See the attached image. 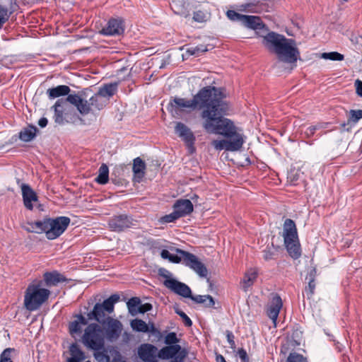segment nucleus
Instances as JSON below:
<instances>
[{
    "mask_svg": "<svg viewBox=\"0 0 362 362\" xmlns=\"http://www.w3.org/2000/svg\"><path fill=\"white\" fill-rule=\"evenodd\" d=\"M237 10L240 12L260 13L264 10V6L257 0H249L237 6Z\"/></svg>",
    "mask_w": 362,
    "mask_h": 362,
    "instance_id": "obj_22",
    "label": "nucleus"
},
{
    "mask_svg": "<svg viewBox=\"0 0 362 362\" xmlns=\"http://www.w3.org/2000/svg\"><path fill=\"white\" fill-rule=\"evenodd\" d=\"M238 354L240 358L243 362H247L248 361V357H247V352H246L245 350H244L243 349H239L238 351Z\"/></svg>",
    "mask_w": 362,
    "mask_h": 362,
    "instance_id": "obj_57",
    "label": "nucleus"
},
{
    "mask_svg": "<svg viewBox=\"0 0 362 362\" xmlns=\"http://www.w3.org/2000/svg\"><path fill=\"white\" fill-rule=\"evenodd\" d=\"M263 45L274 53L279 62L293 64L300 57V52L293 40L274 32H269L262 40Z\"/></svg>",
    "mask_w": 362,
    "mask_h": 362,
    "instance_id": "obj_3",
    "label": "nucleus"
},
{
    "mask_svg": "<svg viewBox=\"0 0 362 362\" xmlns=\"http://www.w3.org/2000/svg\"><path fill=\"white\" fill-rule=\"evenodd\" d=\"M49 295L48 289L42 288V281L33 282L25 292L24 306L28 310H36L48 299Z\"/></svg>",
    "mask_w": 362,
    "mask_h": 362,
    "instance_id": "obj_5",
    "label": "nucleus"
},
{
    "mask_svg": "<svg viewBox=\"0 0 362 362\" xmlns=\"http://www.w3.org/2000/svg\"><path fill=\"white\" fill-rule=\"evenodd\" d=\"M321 57L324 59L332 61H342L344 59L343 54L337 52H324L322 54Z\"/></svg>",
    "mask_w": 362,
    "mask_h": 362,
    "instance_id": "obj_39",
    "label": "nucleus"
},
{
    "mask_svg": "<svg viewBox=\"0 0 362 362\" xmlns=\"http://www.w3.org/2000/svg\"><path fill=\"white\" fill-rule=\"evenodd\" d=\"M282 305L281 297L278 295H274L272 298L271 304L267 311L268 316L273 321L274 326L276 325V320Z\"/></svg>",
    "mask_w": 362,
    "mask_h": 362,
    "instance_id": "obj_21",
    "label": "nucleus"
},
{
    "mask_svg": "<svg viewBox=\"0 0 362 362\" xmlns=\"http://www.w3.org/2000/svg\"><path fill=\"white\" fill-rule=\"evenodd\" d=\"M68 100L70 104L74 105L78 111L82 115H86L92 112V105L88 100L83 99L80 95L77 94H71L68 95Z\"/></svg>",
    "mask_w": 362,
    "mask_h": 362,
    "instance_id": "obj_17",
    "label": "nucleus"
},
{
    "mask_svg": "<svg viewBox=\"0 0 362 362\" xmlns=\"http://www.w3.org/2000/svg\"><path fill=\"white\" fill-rule=\"evenodd\" d=\"M282 236L289 255L293 259L300 257L301 255L300 245L296 226L293 220L287 218L284 221Z\"/></svg>",
    "mask_w": 362,
    "mask_h": 362,
    "instance_id": "obj_6",
    "label": "nucleus"
},
{
    "mask_svg": "<svg viewBox=\"0 0 362 362\" xmlns=\"http://www.w3.org/2000/svg\"><path fill=\"white\" fill-rule=\"evenodd\" d=\"M175 132L185 141L189 151L192 153L195 137L190 129L182 122H177L175 127Z\"/></svg>",
    "mask_w": 362,
    "mask_h": 362,
    "instance_id": "obj_14",
    "label": "nucleus"
},
{
    "mask_svg": "<svg viewBox=\"0 0 362 362\" xmlns=\"http://www.w3.org/2000/svg\"><path fill=\"white\" fill-rule=\"evenodd\" d=\"M152 309V305L150 303H144L139 305L137 312L138 313H144Z\"/></svg>",
    "mask_w": 362,
    "mask_h": 362,
    "instance_id": "obj_54",
    "label": "nucleus"
},
{
    "mask_svg": "<svg viewBox=\"0 0 362 362\" xmlns=\"http://www.w3.org/2000/svg\"><path fill=\"white\" fill-rule=\"evenodd\" d=\"M208 50L206 45H199L196 47H192L187 49V53L190 55H199L201 53H204Z\"/></svg>",
    "mask_w": 362,
    "mask_h": 362,
    "instance_id": "obj_44",
    "label": "nucleus"
},
{
    "mask_svg": "<svg viewBox=\"0 0 362 362\" xmlns=\"http://www.w3.org/2000/svg\"><path fill=\"white\" fill-rule=\"evenodd\" d=\"M165 344L168 345H175L179 342V339L175 332L168 333L165 337Z\"/></svg>",
    "mask_w": 362,
    "mask_h": 362,
    "instance_id": "obj_46",
    "label": "nucleus"
},
{
    "mask_svg": "<svg viewBox=\"0 0 362 362\" xmlns=\"http://www.w3.org/2000/svg\"><path fill=\"white\" fill-rule=\"evenodd\" d=\"M193 301L199 304H204L207 308H212L215 305L213 297L210 295H197L189 297Z\"/></svg>",
    "mask_w": 362,
    "mask_h": 362,
    "instance_id": "obj_32",
    "label": "nucleus"
},
{
    "mask_svg": "<svg viewBox=\"0 0 362 362\" xmlns=\"http://www.w3.org/2000/svg\"><path fill=\"white\" fill-rule=\"evenodd\" d=\"M355 87H356V94L358 96L362 97V81L357 79L355 81Z\"/></svg>",
    "mask_w": 362,
    "mask_h": 362,
    "instance_id": "obj_56",
    "label": "nucleus"
},
{
    "mask_svg": "<svg viewBox=\"0 0 362 362\" xmlns=\"http://www.w3.org/2000/svg\"><path fill=\"white\" fill-rule=\"evenodd\" d=\"M321 127H321V125H320V124L310 126V127H308L306 129V130H305V134L308 137H310V136H313V135L315 134V131H316L317 129H320V128H321Z\"/></svg>",
    "mask_w": 362,
    "mask_h": 362,
    "instance_id": "obj_52",
    "label": "nucleus"
},
{
    "mask_svg": "<svg viewBox=\"0 0 362 362\" xmlns=\"http://www.w3.org/2000/svg\"><path fill=\"white\" fill-rule=\"evenodd\" d=\"M216 362H226L224 357L221 354L216 355Z\"/></svg>",
    "mask_w": 362,
    "mask_h": 362,
    "instance_id": "obj_63",
    "label": "nucleus"
},
{
    "mask_svg": "<svg viewBox=\"0 0 362 362\" xmlns=\"http://www.w3.org/2000/svg\"><path fill=\"white\" fill-rule=\"evenodd\" d=\"M47 119L45 118V117H42L41 119H40L39 122H38V124L40 127H45L47 124Z\"/></svg>",
    "mask_w": 362,
    "mask_h": 362,
    "instance_id": "obj_62",
    "label": "nucleus"
},
{
    "mask_svg": "<svg viewBox=\"0 0 362 362\" xmlns=\"http://www.w3.org/2000/svg\"><path fill=\"white\" fill-rule=\"evenodd\" d=\"M109 180V169L106 164H102L98 170V175L95 181L100 185H105Z\"/></svg>",
    "mask_w": 362,
    "mask_h": 362,
    "instance_id": "obj_34",
    "label": "nucleus"
},
{
    "mask_svg": "<svg viewBox=\"0 0 362 362\" xmlns=\"http://www.w3.org/2000/svg\"><path fill=\"white\" fill-rule=\"evenodd\" d=\"M44 281L47 286H53L59 283L66 281V278L57 271L46 272L43 275Z\"/></svg>",
    "mask_w": 362,
    "mask_h": 362,
    "instance_id": "obj_26",
    "label": "nucleus"
},
{
    "mask_svg": "<svg viewBox=\"0 0 362 362\" xmlns=\"http://www.w3.org/2000/svg\"><path fill=\"white\" fill-rule=\"evenodd\" d=\"M69 351L71 356V358L79 361L80 362L86 358L85 353L81 350L78 345L76 344L71 345Z\"/></svg>",
    "mask_w": 362,
    "mask_h": 362,
    "instance_id": "obj_36",
    "label": "nucleus"
},
{
    "mask_svg": "<svg viewBox=\"0 0 362 362\" xmlns=\"http://www.w3.org/2000/svg\"><path fill=\"white\" fill-rule=\"evenodd\" d=\"M276 255V250L272 245V247H267L263 251V258L266 261H269L275 258Z\"/></svg>",
    "mask_w": 362,
    "mask_h": 362,
    "instance_id": "obj_43",
    "label": "nucleus"
},
{
    "mask_svg": "<svg viewBox=\"0 0 362 362\" xmlns=\"http://www.w3.org/2000/svg\"><path fill=\"white\" fill-rule=\"evenodd\" d=\"M14 349H6L1 354L0 362H13L11 360V354L14 352Z\"/></svg>",
    "mask_w": 362,
    "mask_h": 362,
    "instance_id": "obj_45",
    "label": "nucleus"
},
{
    "mask_svg": "<svg viewBox=\"0 0 362 362\" xmlns=\"http://www.w3.org/2000/svg\"><path fill=\"white\" fill-rule=\"evenodd\" d=\"M145 168V163L140 158L138 157L134 160L133 172L136 182H140L144 177Z\"/></svg>",
    "mask_w": 362,
    "mask_h": 362,
    "instance_id": "obj_30",
    "label": "nucleus"
},
{
    "mask_svg": "<svg viewBox=\"0 0 362 362\" xmlns=\"http://www.w3.org/2000/svg\"><path fill=\"white\" fill-rule=\"evenodd\" d=\"M193 204L189 199H178L174 205L175 209L180 217L185 216L193 211Z\"/></svg>",
    "mask_w": 362,
    "mask_h": 362,
    "instance_id": "obj_23",
    "label": "nucleus"
},
{
    "mask_svg": "<svg viewBox=\"0 0 362 362\" xmlns=\"http://www.w3.org/2000/svg\"><path fill=\"white\" fill-rule=\"evenodd\" d=\"M94 356L96 358L97 361L100 362H107L108 361L109 358L108 357L101 352H96L94 354Z\"/></svg>",
    "mask_w": 362,
    "mask_h": 362,
    "instance_id": "obj_55",
    "label": "nucleus"
},
{
    "mask_svg": "<svg viewBox=\"0 0 362 362\" xmlns=\"http://www.w3.org/2000/svg\"><path fill=\"white\" fill-rule=\"evenodd\" d=\"M124 31L123 21L120 19L112 18L107 25L100 31L103 35H119Z\"/></svg>",
    "mask_w": 362,
    "mask_h": 362,
    "instance_id": "obj_18",
    "label": "nucleus"
},
{
    "mask_svg": "<svg viewBox=\"0 0 362 362\" xmlns=\"http://www.w3.org/2000/svg\"><path fill=\"white\" fill-rule=\"evenodd\" d=\"M257 277V271L251 268L248 269L244 275L241 281L243 289L247 291V289L253 285Z\"/></svg>",
    "mask_w": 362,
    "mask_h": 362,
    "instance_id": "obj_29",
    "label": "nucleus"
},
{
    "mask_svg": "<svg viewBox=\"0 0 362 362\" xmlns=\"http://www.w3.org/2000/svg\"><path fill=\"white\" fill-rule=\"evenodd\" d=\"M103 326V329L105 332V337L110 341H115L117 339L122 330V324L120 321L113 317L108 318L107 320H105L104 324H101Z\"/></svg>",
    "mask_w": 362,
    "mask_h": 362,
    "instance_id": "obj_11",
    "label": "nucleus"
},
{
    "mask_svg": "<svg viewBox=\"0 0 362 362\" xmlns=\"http://www.w3.org/2000/svg\"><path fill=\"white\" fill-rule=\"evenodd\" d=\"M157 348L151 344H143L138 349V355L144 362H154Z\"/></svg>",
    "mask_w": 362,
    "mask_h": 362,
    "instance_id": "obj_20",
    "label": "nucleus"
},
{
    "mask_svg": "<svg viewBox=\"0 0 362 362\" xmlns=\"http://www.w3.org/2000/svg\"><path fill=\"white\" fill-rule=\"evenodd\" d=\"M208 19V15L206 13L198 11L194 13L193 20L198 23H203L206 21Z\"/></svg>",
    "mask_w": 362,
    "mask_h": 362,
    "instance_id": "obj_47",
    "label": "nucleus"
},
{
    "mask_svg": "<svg viewBox=\"0 0 362 362\" xmlns=\"http://www.w3.org/2000/svg\"><path fill=\"white\" fill-rule=\"evenodd\" d=\"M175 313L183 320L184 324L187 327H190L192 325V322L190 318L182 310L177 309Z\"/></svg>",
    "mask_w": 362,
    "mask_h": 362,
    "instance_id": "obj_51",
    "label": "nucleus"
},
{
    "mask_svg": "<svg viewBox=\"0 0 362 362\" xmlns=\"http://www.w3.org/2000/svg\"><path fill=\"white\" fill-rule=\"evenodd\" d=\"M287 362H307V359L299 354L291 353Z\"/></svg>",
    "mask_w": 362,
    "mask_h": 362,
    "instance_id": "obj_49",
    "label": "nucleus"
},
{
    "mask_svg": "<svg viewBox=\"0 0 362 362\" xmlns=\"http://www.w3.org/2000/svg\"><path fill=\"white\" fill-rule=\"evenodd\" d=\"M67 362H80L79 361H77L74 358H69L68 360H67Z\"/></svg>",
    "mask_w": 362,
    "mask_h": 362,
    "instance_id": "obj_64",
    "label": "nucleus"
},
{
    "mask_svg": "<svg viewBox=\"0 0 362 362\" xmlns=\"http://www.w3.org/2000/svg\"><path fill=\"white\" fill-rule=\"evenodd\" d=\"M164 285L175 293L180 295L184 298L191 297L192 291L190 288L185 284L182 283L173 278L165 279Z\"/></svg>",
    "mask_w": 362,
    "mask_h": 362,
    "instance_id": "obj_13",
    "label": "nucleus"
},
{
    "mask_svg": "<svg viewBox=\"0 0 362 362\" xmlns=\"http://www.w3.org/2000/svg\"><path fill=\"white\" fill-rule=\"evenodd\" d=\"M225 98L223 90L219 88L217 95L214 96L207 109L201 112L204 120L202 126L208 133L220 134L226 139H234L241 134L237 132L230 119L223 117L230 110L228 103L224 100Z\"/></svg>",
    "mask_w": 362,
    "mask_h": 362,
    "instance_id": "obj_1",
    "label": "nucleus"
},
{
    "mask_svg": "<svg viewBox=\"0 0 362 362\" xmlns=\"http://www.w3.org/2000/svg\"><path fill=\"white\" fill-rule=\"evenodd\" d=\"M177 252L180 255H175L170 253L167 250H163L160 255L163 259H168L171 262L179 263L183 261V263L194 271L199 276L206 277L208 271L205 265L194 255L180 249L177 250Z\"/></svg>",
    "mask_w": 362,
    "mask_h": 362,
    "instance_id": "obj_4",
    "label": "nucleus"
},
{
    "mask_svg": "<svg viewBox=\"0 0 362 362\" xmlns=\"http://www.w3.org/2000/svg\"><path fill=\"white\" fill-rule=\"evenodd\" d=\"M172 9L174 11V12L175 13L183 16L185 18H187L189 16V14L187 12H185V11H183L182 8H178L176 2H174L173 4L172 5Z\"/></svg>",
    "mask_w": 362,
    "mask_h": 362,
    "instance_id": "obj_53",
    "label": "nucleus"
},
{
    "mask_svg": "<svg viewBox=\"0 0 362 362\" xmlns=\"http://www.w3.org/2000/svg\"><path fill=\"white\" fill-rule=\"evenodd\" d=\"M28 226L25 228L26 231H28L29 233H39V230H36V228L34 226V222L28 223Z\"/></svg>",
    "mask_w": 362,
    "mask_h": 362,
    "instance_id": "obj_60",
    "label": "nucleus"
},
{
    "mask_svg": "<svg viewBox=\"0 0 362 362\" xmlns=\"http://www.w3.org/2000/svg\"><path fill=\"white\" fill-rule=\"evenodd\" d=\"M140 300L138 298H132L127 302V307L129 312L132 315H135L138 313L137 310L140 305Z\"/></svg>",
    "mask_w": 362,
    "mask_h": 362,
    "instance_id": "obj_38",
    "label": "nucleus"
},
{
    "mask_svg": "<svg viewBox=\"0 0 362 362\" xmlns=\"http://www.w3.org/2000/svg\"><path fill=\"white\" fill-rule=\"evenodd\" d=\"M88 323L87 320L82 315L76 316V319L70 322L69 332L73 337L80 335L82 332V327L86 325Z\"/></svg>",
    "mask_w": 362,
    "mask_h": 362,
    "instance_id": "obj_25",
    "label": "nucleus"
},
{
    "mask_svg": "<svg viewBox=\"0 0 362 362\" xmlns=\"http://www.w3.org/2000/svg\"><path fill=\"white\" fill-rule=\"evenodd\" d=\"M119 300L118 294H112L103 303H97L93 310L87 315L90 320H95L98 324L101 325L105 322L111 317L110 315L114 312L115 304Z\"/></svg>",
    "mask_w": 362,
    "mask_h": 362,
    "instance_id": "obj_7",
    "label": "nucleus"
},
{
    "mask_svg": "<svg viewBox=\"0 0 362 362\" xmlns=\"http://www.w3.org/2000/svg\"><path fill=\"white\" fill-rule=\"evenodd\" d=\"M242 24L245 27L255 30H261L264 27L261 18L257 16L245 15Z\"/></svg>",
    "mask_w": 362,
    "mask_h": 362,
    "instance_id": "obj_24",
    "label": "nucleus"
},
{
    "mask_svg": "<svg viewBox=\"0 0 362 362\" xmlns=\"http://www.w3.org/2000/svg\"><path fill=\"white\" fill-rule=\"evenodd\" d=\"M90 102L92 107L98 110H102L108 103L107 100L103 98L98 93L90 98Z\"/></svg>",
    "mask_w": 362,
    "mask_h": 362,
    "instance_id": "obj_35",
    "label": "nucleus"
},
{
    "mask_svg": "<svg viewBox=\"0 0 362 362\" xmlns=\"http://www.w3.org/2000/svg\"><path fill=\"white\" fill-rule=\"evenodd\" d=\"M185 357V354H182V353H178L175 356L170 358L171 362H183Z\"/></svg>",
    "mask_w": 362,
    "mask_h": 362,
    "instance_id": "obj_59",
    "label": "nucleus"
},
{
    "mask_svg": "<svg viewBox=\"0 0 362 362\" xmlns=\"http://www.w3.org/2000/svg\"><path fill=\"white\" fill-rule=\"evenodd\" d=\"M68 97L66 99H59L53 106L54 109V120L58 124H63L64 116L67 115L71 107L69 105Z\"/></svg>",
    "mask_w": 362,
    "mask_h": 362,
    "instance_id": "obj_15",
    "label": "nucleus"
},
{
    "mask_svg": "<svg viewBox=\"0 0 362 362\" xmlns=\"http://www.w3.org/2000/svg\"><path fill=\"white\" fill-rule=\"evenodd\" d=\"M180 350L181 346L178 344L168 345L159 351L158 356L162 359H169L180 353Z\"/></svg>",
    "mask_w": 362,
    "mask_h": 362,
    "instance_id": "obj_27",
    "label": "nucleus"
},
{
    "mask_svg": "<svg viewBox=\"0 0 362 362\" xmlns=\"http://www.w3.org/2000/svg\"><path fill=\"white\" fill-rule=\"evenodd\" d=\"M70 88L66 85H60L57 87L49 88L47 90V94L49 99H54L56 98L70 95Z\"/></svg>",
    "mask_w": 362,
    "mask_h": 362,
    "instance_id": "obj_28",
    "label": "nucleus"
},
{
    "mask_svg": "<svg viewBox=\"0 0 362 362\" xmlns=\"http://www.w3.org/2000/svg\"><path fill=\"white\" fill-rule=\"evenodd\" d=\"M117 83H109L104 85L98 92L103 98L109 100L110 98L115 95L117 91Z\"/></svg>",
    "mask_w": 362,
    "mask_h": 362,
    "instance_id": "obj_31",
    "label": "nucleus"
},
{
    "mask_svg": "<svg viewBox=\"0 0 362 362\" xmlns=\"http://www.w3.org/2000/svg\"><path fill=\"white\" fill-rule=\"evenodd\" d=\"M316 274L315 269H313L309 273V282L308 286L306 288V292H309L310 295L312 296L314 293V291L315 288V276Z\"/></svg>",
    "mask_w": 362,
    "mask_h": 362,
    "instance_id": "obj_40",
    "label": "nucleus"
},
{
    "mask_svg": "<svg viewBox=\"0 0 362 362\" xmlns=\"http://www.w3.org/2000/svg\"><path fill=\"white\" fill-rule=\"evenodd\" d=\"M218 88L206 86L202 88L192 99L174 97L170 100L168 111L175 117H178L184 112H189L195 109L204 111L209 106L214 96L218 93Z\"/></svg>",
    "mask_w": 362,
    "mask_h": 362,
    "instance_id": "obj_2",
    "label": "nucleus"
},
{
    "mask_svg": "<svg viewBox=\"0 0 362 362\" xmlns=\"http://www.w3.org/2000/svg\"><path fill=\"white\" fill-rule=\"evenodd\" d=\"M37 128L34 126H29L22 129L19 133V139L25 142L32 141L36 136Z\"/></svg>",
    "mask_w": 362,
    "mask_h": 362,
    "instance_id": "obj_33",
    "label": "nucleus"
},
{
    "mask_svg": "<svg viewBox=\"0 0 362 362\" xmlns=\"http://www.w3.org/2000/svg\"><path fill=\"white\" fill-rule=\"evenodd\" d=\"M71 220L66 216H59L56 218H48L47 238L54 240L59 237L67 228Z\"/></svg>",
    "mask_w": 362,
    "mask_h": 362,
    "instance_id": "obj_9",
    "label": "nucleus"
},
{
    "mask_svg": "<svg viewBox=\"0 0 362 362\" xmlns=\"http://www.w3.org/2000/svg\"><path fill=\"white\" fill-rule=\"evenodd\" d=\"M17 7L15 0H0V30Z\"/></svg>",
    "mask_w": 362,
    "mask_h": 362,
    "instance_id": "obj_16",
    "label": "nucleus"
},
{
    "mask_svg": "<svg viewBox=\"0 0 362 362\" xmlns=\"http://www.w3.org/2000/svg\"><path fill=\"white\" fill-rule=\"evenodd\" d=\"M131 327L137 332H148L149 331L147 324L144 320L139 319L132 320Z\"/></svg>",
    "mask_w": 362,
    "mask_h": 362,
    "instance_id": "obj_37",
    "label": "nucleus"
},
{
    "mask_svg": "<svg viewBox=\"0 0 362 362\" xmlns=\"http://www.w3.org/2000/svg\"><path fill=\"white\" fill-rule=\"evenodd\" d=\"M34 226L36 230H39V233H45L47 235V226H48V218H45L42 221H37L34 222Z\"/></svg>",
    "mask_w": 362,
    "mask_h": 362,
    "instance_id": "obj_42",
    "label": "nucleus"
},
{
    "mask_svg": "<svg viewBox=\"0 0 362 362\" xmlns=\"http://www.w3.org/2000/svg\"><path fill=\"white\" fill-rule=\"evenodd\" d=\"M361 118H362V110H352L350 111V119L351 122L356 123Z\"/></svg>",
    "mask_w": 362,
    "mask_h": 362,
    "instance_id": "obj_50",
    "label": "nucleus"
},
{
    "mask_svg": "<svg viewBox=\"0 0 362 362\" xmlns=\"http://www.w3.org/2000/svg\"><path fill=\"white\" fill-rule=\"evenodd\" d=\"M134 225L133 219L125 214L115 216L108 222L110 228L117 232L129 228Z\"/></svg>",
    "mask_w": 362,
    "mask_h": 362,
    "instance_id": "obj_12",
    "label": "nucleus"
},
{
    "mask_svg": "<svg viewBox=\"0 0 362 362\" xmlns=\"http://www.w3.org/2000/svg\"><path fill=\"white\" fill-rule=\"evenodd\" d=\"M211 144L218 151H238L243 147L244 139L243 135H238L234 139L214 140Z\"/></svg>",
    "mask_w": 362,
    "mask_h": 362,
    "instance_id": "obj_10",
    "label": "nucleus"
},
{
    "mask_svg": "<svg viewBox=\"0 0 362 362\" xmlns=\"http://www.w3.org/2000/svg\"><path fill=\"white\" fill-rule=\"evenodd\" d=\"M226 16L231 21H239L242 23L245 15L239 13L233 10H228L226 12Z\"/></svg>",
    "mask_w": 362,
    "mask_h": 362,
    "instance_id": "obj_41",
    "label": "nucleus"
},
{
    "mask_svg": "<svg viewBox=\"0 0 362 362\" xmlns=\"http://www.w3.org/2000/svg\"><path fill=\"white\" fill-rule=\"evenodd\" d=\"M82 342L92 350L102 349L105 344V332L103 327L97 322L87 325L82 336Z\"/></svg>",
    "mask_w": 362,
    "mask_h": 362,
    "instance_id": "obj_8",
    "label": "nucleus"
},
{
    "mask_svg": "<svg viewBox=\"0 0 362 362\" xmlns=\"http://www.w3.org/2000/svg\"><path fill=\"white\" fill-rule=\"evenodd\" d=\"M160 274L165 277V279H168V278H172V274L167 270L165 269H160Z\"/></svg>",
    "mask_w": 362,
    "mask_h": 362,
    "instance_id": "obj_61",
    "label": "nucleus"
},
{
    "mask_svg": "<svg viewBox=\"0 0 362 362\" xmlns=\"http://www.w3.org/2000/svg\"><path fill=\"white\" fill-rule=\"evenodd\" d=\"M180 218L177 211H174L168 215H165L161 218V222L163 223H171Z\"/></svg>",
    "mask_w": 362,
    "mask_h": 362,
    "instance_id": "obj_48",
    "label": "nucleus"
},
{
    "mask_svg": "<svg viewBox=\"0 0 362 362\" xmlns=\"http://www.w3.org/2000/svg\"><path fill=\"white\" fill-rule=\"evenodd\" d=\"M21 188L25 207L28 210H33V203L38 200L36 193L27 184H22Z\"/></svg>",
    "mask_w": 362,
    "mask_h": 362,
    "instance_id": "obj_19",
    "label": "nucleus"
},
{
    "mask_svg": "<svg viewBox=\"0 0 362 362\" xmlns=\"http://www.w3.org/2000/svg\"><path fill=\"white\" fill-rule=\"evenodd\" d=\"M226 337L228 342L230 345L231 347L235 346V341H234V335L230 331L226 332Z\"/></svg>",
    "mask_w": 362,
    "mask_h": 362,
    "instance_id": "obj_58",
    "label": "nucleus"
}]
</instances>
